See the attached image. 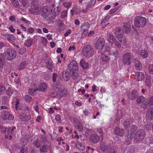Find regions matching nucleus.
Here are the masks:
<instances>
[{
  "label": "nucleus",
  "instance_id": "1",
  "mask_svg": "<svg viewBox=\"0 0 153 153\" xmlns=\"http://www.w3.org/2000/svg\"><path fill=\"white\" fill-rule=\"evenodd\" d=\"M82 52L84 56L89 58L93 56L94 51L92 46L87 45L84 47L82 50Z\"/></svg>",
  "mask_w": 153,
  "mask_h": 153
},
{
  "label": "nucleus",
  "instance_id": "2",
  "mask_svg": "<svg viewBox=\"0 0 153 153\" xmlns=\"http://www.w3.org/2000/svg\"><path fill=\"white\" fill-rule=\"evenodd\" d=\"M146 19L141 16H137L134 18V25L136 27L143 28L146 23Z\"/></svg>",
  "mask_w": 153,
  "mask_h": 153
},
{
  "label": "nucleus",
  "instance_id": "3",
  "mask_svg": "<svg viewBox=\"0 0 153 153\" xmlns=\"http://www.w3.org/2000/svg\"><path fill=\"white\" fill-rule=\"evenodd\" d=\"M5 55L7 60L12 61L16 58V52L13 49L8 48L7 50Z\"/></svg>",
  "mask_w": 153,
  "mask_h": 153
},
{
  "label": "nucleus",
  "instance_id": "4",
  "mask_svg": "<svg viewBox=\"0 0 153 153\" xmlns=\"http://www.w3.org/2000/svg\"><path fill=\"white\" fill-rule=\"evenodd\" d=\"M145 134V132L144 129H139L134 136L135 141H141L144 138Z\"/></svg>",
  "mask_w": 153,
  "mask_h": 153
},
{
  "label": "nucleus",
  "instance_id": "5",
  "mask_svg": "<svg viewBox=\"0 0 153 153\" xmlns=\"http://www.w3.org/2000/svg\"><path fill=\"white\" fill-rule=\"evenodd\" d=\"M133 59L132 55L130 53H127L123 56V62L125 64L129 65L131 64Z\"/></svg>",
  "mask_w": 153,
  "mask_h": 153
},
{
  "label": "nucleus",
  "instance_id": "6",
  "mask_svg": "<svg viewBox=\"0 0 153 153\" xmlns=\"http://www.w3.org/2000/svg\"><path fill=\"white\" fill-rule=\"evenodd\" d=\"M47 87V85L46 84L45 82H43L39 85V88L34 89L32 87L30 88L28 91V92L30 93L32 91L35 92L38 90L42 91H44Z\"/></svg>",
  "mask_w": 153,
  "mask_h": 153
},
{
  "label": "nucleus",
  "instance_id": "7",
  "mask_svg": "<svg viewBox=\"0 0 153 153\" xmlns=\"http://www.w3.org/2000/svg\"><path fill=\"white\" fill-rule=\"evenodd\" d=\"M114 34L116 37L121 42L122 40L121 39L123 37V33L120 27H117L115 29Z\"/></svg>",
  "mask_w": 153,
  "mask_h": 153
},
{
  "label": "nucleus",
  "instance_id": "8",
  "mask_svg": "<svg viewBox=\"0 0 153 153\" xmlns=\"http://www.w3.org/2000/svg\"><path fill=\"white\" fill-rule=\"evenodd\" d=\"M105 44V42L104 39L102 38H100L96 43V48L97 49L101 50L103 48Z\"/></svg>",
  "mask_w": 153,
  "mask_h": 153
},
{
  "label": "nucleus",
  "instance_id": "9",
  "mask_svg": "<svg viewBox=\"0 0 153 153\" xmlns=\"http://www.w3.org/2000/svg\"><path fill=\"white\" fill-rule=\"evenodd\" d=\"M101 150L104 152H110L112 150V148L110 144L103 143L100 146Z\"/></svg>",
  "mask_w": 153,
  "mask_h": 153
},
{
  "label": "nucleus",
  "instance_id": "10",
  "mask_svg": "<svg viewBox=\"0 0 153 153\" xmlns=\"http://www.w3.org/2000/svg\"><path fill=\"white\" fill-rule=\"evenodd\" d=\"M100 139V137L97 134H93L90 137V141L93 143H96L99 142Z\"/></svg>",
  "mask_w": 153,
  "mask_h": 153
},
{
  "label": "nucleus",
  "instance_id": "11",
  "mask_svg": "<svg viewBox=\"0 0 153 153\" xmlns=\"http://www.w3.org/2000/svg\"><path fill=\"white\" fill-rule=\"evenodd\" d=\"M41 7H39L38 5H36L31 9L30 10V11L32 14L34 15H39L41 13Z\"/></svg>",
  "mask_w": 153,
  "mask_h": 153
},
{
  "label": "nucleus",
  "instance_id": "12",
  "mask_svg": "<svg viewBox=\"0 0 153 153\" xmlns=\"http://www.w3.org/2000/svg\"><path fill=\"white\" fill-rule=\"evenodd\" d=\"M74 126L79 131H82L83 130V128L79 120L78 119L74 118Z\"/></svg>",
  "mask_w": 153,
  "mask_h": 153
},
{
  "label": "nucleus",
  "instance_id": "13",
  "mask_svg": "<svg viewBox=\"0 0 153 153\" xmlns=\"http://www.w3.org/2000/svg\"><path fill=\"white\" fill-rule=\"evenodd\" d=\"M138 96V92L136 90H133L128 94V97L130 100H134L137 98Z\"/></svg>",
  "mask_w": 153,
  "mask_h": 153
},
{
  "label": "nucleus",
  "instance_id": "14",
  "mask_svg": "<svg viewBox=\"0 0 153 153\" xmlns=\"http://www.w3.org/2000/svg\"><path fill=\"white\" fill-rule=\"evenodd\" d=\"M150 106L153 105V97H150L148 100H146V103H144L143 105H141V107L143 108H146L148 105Z\"/></svg>",
  "mask_w": 153,
  "mask_h": 153
},
{
  "label": "nucleus",
  "instance_id": "15",
  "mask_svg": "<svg viewBox=\"0 0 153 153\" xmlns=\"http://www.w3.org/2000/svg\"><path fill=\"white\" fill-rule=\"evenodd\" d=\"M70 70H76L78 69V65L75 61L71 62L68 65Z\"/></svg>",
  "mask_w": 153,
  "mask_h": 153
},
{
  "label": "nucleus",
  "instance_id": "16",
  "mask_svg": "<svg viewBox=\"0 0 153 153\" xmlns=\"http://www.w3.org/2000/svg\"><path fill=\"white\" fill-rule=\"evenodd\" d=\"M41 13L40 14L42 15L44 18H46L48 15V7L44 6L41 7Z\"/></svg>",
  "mask_w": 153,
  "mask_h": 153
},
{
  "label": "nucleus",
  "instance_id": "17",
  "mask_svg": "<svg viewBox=\"0 0 153 153\" xmlns=\"http://www.w3.org/2000/svg\"><path fill=\"white\" fill-rule=\"evenodd\" d=\"M114 132L116 135L121 137L123 136L124 133V129L120 128L119 126H117L115 128Z\"/></svg>",
  "mask_w": 153,
  "mask_h": 153
},
{
  "label": "nucleus",
  "instance_id": "18",
  "mask_svg": "<svg viewBox=\"0 0 153 153\" xmlns=\"http://www.w3.org/2000/svg\"><path fill=\"white\" fill-rule=\"evenodd\" d=\"M135 76L137 81H141L145 77L144 74L141 72H137L136 73Z\"/></svg>",
  "mask_w": 153,
  "mask_h": 153
},
{
  "label": "nucleus",
  "instance_id": "19",
  "mask_svg": "<svg viewBox=\"0 0 153 153\" xmlns=\"http://www.w3.org/2000/svg\"><path fill=\"white\" fill-rule=\"evenodd\" d=\"M107 40L110 43L112 44L116 42V40L114 35L109 33L107 34Z\"/></svg>",
  "mask_w": 153,
  "mask_h": 153
},
{
  "label": "nucleus",
  "instance_id": "20",
  "mask_svg": "<svg viewBox=\"0 0 153 153\" xmlns=\"http://www.w3.org/2000/svg\"><path fill=\"white\" fill-rule=\"evenodd\" d=\"M62 76L65 81H68L70 78V74L68 71L65 70L62 73Z\"/></svg>",
  "mask_w": 153,
  "mask_h": 153
},
{
  "label": "nucleus",
  "instance_id": "21",
  "mask_svg": "<svg viewBox=\"0 0 153 153\" xmlns=\"http://www.w3.org/2000/svg\"><path fill=\"white\" fill-rule=\"evenodd\" d=\"M4 36L10 42H12L16 40L15 37L12 35L6 34L4 35Z\"/></svg>",
  "mask_w": 153,
  "mask_h": 153
},
{
  "label": "nucleus",
  "instance_id": "22",
  "mask_svg": "<svg viewBox=\"0 0 153 153\" xmlns=\"http://www.w3.org/2000/svg\"><path fill=\"white\" fill-rule=\"evenodd\" d=\"M146 116L149 119H153V108L150 107L148 109Z\"/></svg>",
  "mask_w": 153,
  "mask_h": 153
},
{
  "label": "nucleus",
  "instance_id": "23",
  "mask_svg": "<svg viewBox=\"0 0 153 153\" xmlns=\"http://www.w3.org/2000/svg\"><path fill=\"white\" fill-rule=\"evenodd\" d=\"M76 147L80 150L83 151L85 149V145L84 144L79 142L76 143Z\"/></svg>",
  "mask_w": 153,
  "mask_h": 153
},
{
  "label": "nucleus",
  "instance_id": "24",
  "mask_svg": "<svg viewBox=\"0 0 153 153\" xmlns=\"http://www.w3.org/2000/svg\"><path fill=\"white\" fill-rule=\"evenodd\" d=\"M106 52L102 53L100 56V59L104 62H108L110 59L108 56L106 54Z\"/></svg>",
  "mask_w": 153,
  "mask_h": 153
},
{
  "label": "nucleus",
  "instance_id": "25",
  "mask_svg": "<svg viewBox=\"0 0 153 153\" xmlns=\"http://www.w3.org/2000/svg\"><path fill=\"white\" fill-rule=\"evenodd\" d=\"M137 129V127L134 125H133L131 126V132L130 134V136L129 137L130 138H131L134 137L135 134H134L135 132Z\"/></svg>",
  "mask_w": 153,
  "mask_h": 153
},
{
  "label": "nucleus",
  "instance_id": "26",
  "mask_svg": "<svg viewBox=\"0 0 153 153\" xmlns=\"http://www.w3.org/2000/svg\"><path fill=\"white\" fill-rule=\"evenodd\" d=\"M146 100H147L143 96H140L138 97L137 99V102L139 104L143 103V104L142 105H143L144 104V103H146Z\"/></svg>",
  "mask_w": 153,
  "mask_h": 153
},
{
  "label": "nucleus",
  "instance_id": "27",
  "mask_svg": "<svg viewBox=\"0 0 153 153\" xmlns=\"http://www.w3.org/2000/svg\"><path fill=\"white\" fill-rule=\"evenodd\" d=\"M123 30L124 32L128 33L131 30V25L128 23H125L124 24L123 26Z\"/></svg>",
  "mask_w": 153,
  "mask_h": 153
},
{
  "label": "nucleus",
  "instance_id": "28",
  "mask_svg": "<svg viewBox=\"0 0 153 153\" xmlns=\"http://www.w3.org/2000/svg\"><path fill=\"white\" fill-rule=\"evenodd\" d=\"M133 120L132 119L131 117H129L128 119L126 120L124 123V126L126 128H128V126L130 125L131 122H132Z\"/></svg>",
  "mask_w": 153,
  "mask_h": 153
},
{
  "label": "nucleus",
  "instance_id": "29",
  "mask_svg": "<svg viewBox=\"0 0 153 153\" xmlns=\"http://www.w3.org/2000/svg\"><path fill=\"white\" fill-rule=\"evenodd\" d=\"M5 61L3 54L0 53V67H3L5 64Z\"/></svg>",
  "mask_w": 153,
  "mask_h": 153
},
{
  "label": "nucleus",
  "instance_id": "30",
  "mask_svg": "<svg viewBox=\"0 0 153 153\" xmlns=\"http://www.w3.org/2000/svg\"><path fill=\"white\" fill-rule=\"evenodd\" d=\"M152 80L150 76H147L146 80V85L148 87H150L152 85Z\"/></svg>",
  "mask_w": 153,
  "mask_h": 153
},
{
  "label": "nucleus",
  "instance_id": "31",
  "mask_svg": "<svg viewBox=\"0 0 153 153\" xmlns=\"http://www.w3.org/2000/svg\"><path fill=\"white\" fill-rule=\"evenodd\" d=\"M109 53L110 55H113L116 58H118L119 57V54L117 50H114L111 49H110Z\"/></svg>",
  "mask_w": 153,
  "mask_h": 153
},
{
  "label": "nucleus",
  "instance_id": "32",
  "mask_svg": "<svg viewBox=\"0 0 153 153\" xmlns=\"http://www.w3.org/2000/svg\"><path fill=\"white\" fill-rule=\"evenodd\" d=\"M8 115V112L6 111H3L1 112V117L3 120L7 119Z\"/></svg>",
  "mask_w": 153,
  "mask_h": 153
},
{
  "label": "nucleus",
  "instance_id": "33",
  "mask_svg": "<svg viewBox=\"0 0 153 153\" xmlns=\"http://www.w3.org/2000/svg\"><path fill=\"white\" fill-rule=\"evenodd\" d=\"M48 146L46 145H42L40 148V153H45L47 152Z\"/></svg>",
  "mask_w": 153,
  "mask_h": 153
},
{
  "label": "nucleus",
  "instance_id": "34",
  "mask_svg": "<svg viewBox=\"0 0 153 153\" xmlns=\"http://www.w3.org/2000/svg\"><path fill=\"white\" fill-rule=\"evenodd\" d=\"M15 91L12 88L9 87L6 91V94L9 96H11L12 94L14 93Z\"/></svg>",
  "mask_w": 153,
  "mask_h": 153
},
{
  "label": "nucleus",
  "instance_id": "35",
  "mask_svg": "<svg viewBox=\"0 0 153 153\" xmlns=\"http://www.w3.org/2000/svg\"><path fill=\"white\" fill-rule=\"evenodd\" d=\"M80 64V65L84 69H87L89 66L88 63H86L83 59H81Z\"/></svg>",
  "mask_w": 153,
  "mask_h": 153
},
{
  "label": "nucleus",
  "instance_id": "36",
  "mask_svg": "<svg viewBox=\"0 0 153 153\" xmlns=\"http://www.w3.org/2000/svg\"><path fill=\"white\" fill-rule=\"evenodd\" d=\"M135 66L136 69L139 71H140L142 69V66L140 61H137L135 64Z\"/></svg>",
  "mask_w": 153,
  "mask_h": 153
},
{
  "label": "nucleus",
  "instance_id": "37",
  "mask_svg": "<svg viewBox=\"0 0 153 153\" xmlns=\"http://www.w3.org/2000/svg\"><path fill=\"white\" fill-rule=\"evenodd\" d=\"M140 55L143 58H146L148 57V54L146 51L143 50L141 51Z\"/></svg>",
  "mask_w": 153,
  "mask_h": 153
},
{
  "label": "nucleus",
  "instance_id": "38",
  "mask_svg": "<svg viewBox=\"0 0 153 153\" xmlns=\"http://www.w3.org/2000/svg\"><path fill=\"white\" fill-rule=\"evenodd\" d=\"M33 41V40L31 39H27L25 42V44L27 47H30L32 45Z\"/></svg>",
  "mask_w": 153,
  "mask_h": 153
},
{
  "label": "nucleus",
  "instance_id": "39",
  "mask_svg": "<svg viewBox=\"0 0 153 153\" xmlns=\"http://www.w3.org/2000/svg\"><path fill=\"white\" fill-rule=\"evenodd\" d=\"M86 27V25H82L81 27V29L83 30V33L84 36H85L88 32V30L87 28H85Z\"/></svg>",
  "mask_w": 153,
  "mask_h": 153
},
{
  "label": "nucleus",
  "instance_id": "40",
  "mask_svg": "<svg viewBox=\"0 0 153 153\" xmlns=\"http://www.w3.org/2000/svg\"><path fill=\"white\" fill-rule=\"evenodd\" d=\"M26 62L24 61L23 62L21 63L18 66V69L19 70H22L25 68V67L26 66Z\"/></svg>",
  "mask_w": 153,
  "mask_h": 153
},
{
  "label": "nucleus",
  "instance_id": "41",
  "mask_svg": "<svg viewBox=\"0 0 153 153\" xmlns=\"http://www.w3.org/2000/svg\"><path fill=\"white\" fill-rule=\"evenodd\" d=\"M12 4L15 7L19 8L20 6L18 1L16 0H11Z\"/></svg>",
  "mask_w": 153,
  "mask_h": 153
},
{
  "label": "nucleus",
  "instance_id": "42",
  "mask_svg": "<svg viewBox=\"0 0 153 153\" xmlns=\"http://www.w3.org/2000/svg\"><path fill=\"white\" fill-rule=\"evenodd\" d=\"M6 88L2 84L0 85V95H2L4 94Z\"/></svg>",
  "mask_w": 153,
  "mask_h": 153
},
{
  "label": "nucleus",
  "instance_id": "43",
  "mask_svg": "<svg viewBox=\"0 0 153 153\" xmlns=\"http://www.w3.org/2000/svg\"><path fill=\"white\" fill-rule=\"evenodd\" d=\"M16 128L15 126H13L12 127H8L7 131V132L9 134H12L13 131Z\"/></svg>",
  "mask_w": 153,
  "mask_h": 153
},
{
  "label": "nucleus",
  "instance_id": "44",
  "mask_svg": "<svg viewBox=\"0 0 153 153\" xmlns=\"http://www.w3.org/2000/svg\"><path fill=\"white\" fill-rule=\"evenodd\" d=\"M25 100L28 102H30L32 100L31 97L29 95H25L24 97Z\"/></svg>",
  "mask_w": 153,
  "mask_h": 153
},
{
  "label": "nucleus",
  "instance_id": "45",
  "mask_svg": "<svg viewBox=\"0 0 153 153\" xmlns=\"http://www.w3.org/2000/svg\"><path fill=\"white\" fill-rule=\"evenodd\" d=\"M96 2V0H91L90 2H89L88 5V7H93L95 4Z\"/></svg>",
  "mask_w": 153,
  "mask_h": 153
},
{
  "label": "nucleus",
  "instance_id": "46",
  "mask_svg": "<svg viewBox=\"0 0 153 153\" xmlns=\"http://www.w3.org/2000/svg\"><path fill=\"white\" fill-rule=\"evenodd\" d=\"M19 100L18 99H16V102L15 105V108L16 110H19L20 109V108L19 106L18 105L19 103Z\"/></svg>",
  "mask_w": 153,
  "mask_h": 153
},
{
  "label": "nucleus",
  "instance_id": "47",
  "mask_svg": "<svg viewBox=\"0 0 153 153\" xmlns=\"http://www.w3.org/2000/svg\"><path fill=\"white\" fill-rule=\"evenodd\" d=\"M79 76V74L78 73L75 71H73L72 74V77L74 79H76Z\"/></svg>",
  "mask_w": 153,
  "mask_h": 153
},
{
  "label": "nucleus",
  "instance_id": "48",
  "mask_svg": "<svg viewBox=\"0 0 153 153\" xmlns=\"http://www.w3.org/2000/svg\"><path fill=\"white\" fill-rule=\"evenodd\" d=\"M110 16H106L102 20L101 24L103 25V23H105L110 19Z\"/></svg>",
  "mask_w": 153,
  "mask_h": 153
},
{
  "label": "nucleus",
  "instance_id": "49",
  "mask_svg": "<svg viewBox=\"0 0 153 153\" xmlns=\"http://www.w3.org/2000/svg\"><path fill=\"white\" fill-rule=\"evenodd\" d=\"M47 67L49 69H52L53 65L51 62H48L46 64Z\"/></svg>",
  "mask_w": 153,
  "mask_h": 153
},
{
  "label": "nucleus",
  "instance_id": "50",
  "mask_svg": "<svg viewBox=\"0 0 153 153\" xmlns=\"http://www.w3.org/2000/svg\"><path fill=\"white\" fill-rule=\"evenodd\" d=\"M34 144L36 147L37 148H39L42 144V142L39 140H36L34 142Z\"/></svg>",
  "mask_w": 153,
  "mask_h": 153
},
{
  "label": "nucleus",
  "instance_id": "51",
  "mask_svg": "<svg viewBox=\"0 0 153 153\" xmlns=\"http://www.w3.org/2000/svg\"><path fill=\"white\" fill-rule=\"evenodd\" d=\"M58 76L57 74L54 73L53 74L52 76V81L53 82H55L56 81V79Z\"/></svg>",
  "mask_w": 153,
  "mask_h": 153
},
{
  "label": "nucleus",
  "instance_id": "52",
  "mask_svg": "<svg viewBox=\"0 0 153 153\" xmlns=\"http://www.w3.org/2000/svg\"><path fill=\"white\" fill-rule=\"evenodd\" d=\"M149 71L150 74L153 75V64H151L149 67Z\"/></svg>",
  "mask_w": 153,
  "mask_h": 153
},
{
  "label": "nucleus",
  "instance_id": "53",
  "mask_svg": "<svg viewBox=\"0 0 153 153\" xmlns=\"http://www.w3.org/2000/svg\"><path fill=\"white\" fill-rule=\"evenodd\" d=\"M55 120L58 121L59 123H61V119L60 116L59 114H57L56 115L55 117Z\"/></svg>",
  "mask_w": 153,
  "mask_h": 153
},
{
  "label": "nucleus",
  "instance_id": "54",
  "mask_svg": "<svg viewBox=\"0 0 153 153\" xmlns=\"http://www.w3.org/2000/svg\"><path fill=\"white\" fill-rule=\"evenodd\" d=\"M67 14V12L66 11H63L61 13V16L62 18H64L66 17Z\"/></svg>",
  "mask_w": 153,
  "mask_h": 153
},
{
  "label": "nucleus",
  "instance_id": "55",
  "mask_svg": "<svg viewBox=\"0 0 153 153\" xmlns=\"http://www.w3.org/2000/svg\"><path fill=\"white\" fill-rule=\"evenodd\" d=\"M21 153H27V151L26 149H25L24 147H22L20 149Z\"/></svg>",
  "mask_w": 153,
  "mask_h": 153
},
{
  "label": "nucleus",
  "instance_id": "56",
  "mask_svg": "<svg viewBox=\"0 0 153 153\" xmlns=\"http://www.w3.org/2000/svg\"><path fill=\"white\" fill-rule=\"evenodd\" d=\"M71 29L68 30L64 34V36H67L68 35L71 34Z\"/></svg>",
  "mask_w": 153,
  "mask_h": 153
},
{
  "label": "nucleus",
  "instance_id": "57",
  "mask_svg": "<svg viewBox=\"0 0 153 153\" xmlns=\"http://www.w3.org/2000/svg\"><path fill=\"white\" fill-rule=\"evenodd\" d=\"M34 31V29L32 27H30L27 30V32L28 33H32Z\"/></svg>",
  "mask_w": 153,
  "mask_h": 153
},
{
  "label": "nucleus",
  "instance_id": "58",
  "mask_svg": "<svg viewBox=\"0 0 153 153\" xmlns=\"http://www.w3.org/2000/svg\"><path fill=\"white\" fill-rule=\"evenodd\" d=\"M64 6L67 8L69 7L71 5V4L70 2H65L63 4Z\"/></svg>",
  "mask_w": 153,
  "mask_h": 153
},
{
  "label": "nucleus",
  "instance_id": "59",
  "mask_svg": "<svg viewBox=\"0 0 153 153\" xmlns=\"http://www.w3.org/2000/svg\"><path fill=\"white\" fill-rule=\"evenodd\" d=\"M36 105L34 107V108L35 111L37 113L39 112L38 111V105L37 104V101L36 102Z\"/></svg>",
  "mask_w": 153,
  "mask_h": 153
},
{
  "label": "nucleus",
  "instance_id": "60",
  "mask_svg": "<svg viewBox=\"0 0 153 153\" xmlns=\"http://www.w3.org/2000/svg\"><path fill=\"white\" fill-rule=\"evenodd\" d=\"M14 117L13 115L12 114H10L8 115L7 118L9 120H12L13 119Z\"/></svg>",
  "mask_w": 153,
  "mask_h": 153
},
{
  "label": "nucleus",
  "instance_id": "61",
  "mask_svg": "<svg viewBox=\"0 0 153 153\" xmlns=\"http://www.w3.org/2000/svg\"><path fill=\"white\" fill-rule=\"evenodd\" d=\"M42 42L43 44H45L48 42V41L46 38L43 37H42Z\"/></svg>",
  "mask_w": 153,
  "mask_h": 153
},
{
  "label": "nucleus",
  "instance_id": "62",
  "mask_svg": "<svg viewBox=\"0 0 153 153\" xmlns=\"http://www.w3.org/2000/svg\"><path fill=\"white\" fill-rule=\"evenodd\" d=\"M147 140L148 141V142L149 143H153V137H151L149 138H148L147 139Z\"/></svg>",
  "mask_w": 153,
  "mask_h": 153
},
{
  "label": "nucleus",
  "instance_id": "63",
  "mask_svg": "<svg viewBox=\"0 0 153 153\" xmlns=\"http://www.w3.org/2000/svg\"><path fill=\"white\" fill-rule=\"evenodd\" d=\"M10 30L12 33H14L16 31V29L14 28L12 26H11L9 27Z\"/></svg>",
  "mask_w": 153,
  "mask_h": 153
},
{
  "label": "nucleus",
  "instance_id": "64",
  "mask_svg": "<svg viewBox=\"0 0 153 153\" xmlns=\"http://www.w3.org/2000/svg\"><path fill=\"white\" fill-rule=\"evenodd\" d=\"M75 49V47L74 45L70 46L68 49L69 51H73Z\"/></svg>",
  "mask_w": 153,
  "mask_h": 153
}]
</instances>
